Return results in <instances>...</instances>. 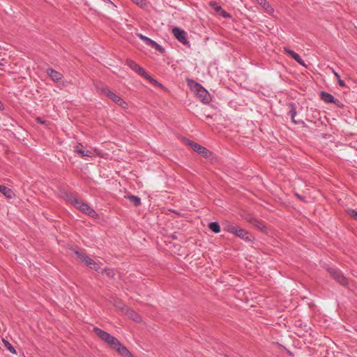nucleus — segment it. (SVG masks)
<instances>
[{"instance_id": "1", "label": "nucleus", "mask_w": 357, "mask_h": 357, "mask_svg": "<svg viewBox=\"0 0 357 357\" xmlns=\"http://www.w3.org/2000/svg\"><path fill=\"white\" fill-rule=\"evenodd\" d=\"M96 334L103 341L107 342L113 349L124 357H129L131 356L130 351L121 344V342L114 336L109 334L107 332L102 331L98 328H93Z\"/></svg>"}, {"instance_id": "2", "label": "nucleus", "mask_w": 357, "mask_h": 357, "mask_svg": "<svg viewBox=\"0 0 357 357\" xmlns=\"http://www.w3.org/2000/svg\"><path fill=\"white\" fill-rule=\"evenodd\" d=\"M67 201L70 202L75 207L81 211L82 213L89 215L90 217L97 218L98 217L97 213L86 203L79 200L72 194L67 195Z\"/></svg>"}, {"instance_id": "3", "label": "nucleus", "mask_w": 357, "mask_h": 357, "mask_svg": "<svg viewBox=\"0 0 357 357\" xmlns=\"http://www.w3.org/2000/svg\"><path fill=\"white\" fill-rule=\"evenodd\" d=\"M191 89L196 94L197 97L204 103H208L211 100L209 93L199 84L192 82L190 85Z\"/></svg>"}, {"instance_id": "4", "label": "nucleus", "mask_w": 357, "mask_h": 357, "mask_svg": "<svg viewBox=\"0 0 357 357\" xmlns=\"http://www.w3.org/2000/svg\"><path fill=\"white\" fill-rule=\"evenodd\" d=\"M100 91L105 94L107 98L112 100L113 102L116 103L119 106H120L123 109H128V104L123 100L118 95L115 94L112 91H111L107 87H102L100 89Z\"/></svg>"}, {"instance_id": "5", "label": "nucleus", "mask_w": 357, "mask_h": 357, "mask_svg": "<svg viewBox=\"0 0 357 357\" xmlns=\"http://www.w3.org/2000/svg\"><path fill=\"white\" fill-rule=\"evenodd\" d=\"M75 254L76 255L77 258H79L82 262L85 263V264L90 268L93 269L96 271H100V267L99 264L86 255L78 250H76L75 252Z\"/></svg>"}, {"instance_id": "6", "label": "nucleus", "mask_w": 357, "mask_h": 357, "mask_svg": "<svg viewBox=\"0 0 357 357\" xmlns=\"http://www.w3.org/2000/svg\"><path fill=\"white\" fill-rule=\"evenodd\" d=\"M188 144L195 151L205 158H208L211 155V153L208 149L197 143L188 140Z\"/></svg>"}, {"instance_id": "7", "label": "nucleus", "mask_w": 357, "mask_h": 357, "mask_svg": "<svg viewBox=\"0 0 357 357\" xmlns=\"http://www.w3.org/2000/svg\"><path fill=\"white\" fill-rule=\"evenodd\" d=\"M328 271L333 277V278L342 285H346L347 284L346 278L340 271L335 270L333 268H328Z\"/></svg>"}, {"instance_id": "8", "label": "nucleus", "mask_w": 357, "mask_h": 357, "mask_svg": "<svg viewBox=\"0 0 357 357\" xmlns=\"http://www.w3.org/2000/svg\"><path fill=\"white\" fill-rule=\"evenodd\" d=\"M172 33L174 36V37L181 43H182L183 44H187L188 42V40L186 38V32L178 28V27H174L173 29H172Z\"/></svg>"}, {"instance_id": "9", "label": "nucleus", "mask_w": 357, "mask_h": 357, "mask_svg": "<svg viewBox=\"0 0 357 357\" xmlns=\"http://www.w3.org/2000/svg\"><path fill=\"white\" fill-rule=\"evenodd\" d=\"M121 310L129 319L133 320L134 321L137 323H141L142 321V318L141 316L134 310L128 309L126 307H122Z\"/></svg>"}, {"instance_id": "10", "label": "nucleus", "mask_w": 357, "mask_h": 357, "mask_svg": "<svg viewBox=\"0 0 357 357\" xmlns=\"http://www.w3.org/2000/svg\"><path fill=\"white\" fill-rule=\"evenodd\" d=\"M75 153L79 154L81 157H91L92 152L89 150H84L82 144L79 143L74 147Z\"/></svg>"}, {"instance_id": "11", "label": "nucleus", "mask_w": 357, "mask_h": 357, "mask_svg": "<svg viewBox=\"0 0 357 357\" xmlns=\"http://www.w3.org/2000/svg\"><path fill=\"white\" fill-rule=\"evenodd\" d=\"M321 100H324L326 103H335L337 105H339L340 101L338 100H335L333 96L327 92L322 91L321 93Z\"/></svg>"}, {"instance_id": "12", "label": "nucleus", "mask_w": 357, "mask_h": 357, "mask_svg": "<svg viewBox=\"0 0 357 357\" xmlns=\"http://www.w3.org/2000/svg\"><path fill=\"white\" fill-rule=\"evenodd\" d=\"M284 53H286L287 54L291 56L294 59H295L299 64L305 66V64L304 63V61L301 59V57L299 56V54H298L297 53H296L295 52H294L293 50H291L290 49L287 48V47H284Z\"/></svg>"}, {"instance_id": "13", "label": "nucleus", "mask_w": 357, "mask_h": 357, "mask_svg": "<svg viewBox=\"0 0 357 357\" xmlns=\"http://www.w3.org/2000/svg\"><path fill=\"white\" fill-rule=\"evenodd\" d=\"M234 234L245 241H251L252 239L251 235L246 230L238 226Z\"/></svg>"}, {"instance_id": "14", "label": "nucleus", "mask_w": 357, "mask_h": 357, "mask_svg": "<svg viewBox=\"0 0 357 357\" xmlns=\"http://www.w3.org/2000/svg\"><path fill=\"white\" fill-rule=\"evenodd\" d=\"M47 74L54 82H59V81L61 80L63 78V75L61 73L56 71L55 70H54L52 68H48L47 70Z\"/></svg>"}, {"instance_id": "15", "label": "nucleus", "mask_w": 357, "mask_h": 357, "mask_svg": "<svg viewBox=\"0 0 357 357\" xmlns=\"http://www.w3.org/2000/svg\"><path fill=\"white\" fill-rule=\"evenodd\" d=\"M258 3L263 8L265 12L269 15H273L274 13V8L266 0H260Z\"/></svg>"}, {"instance_id": "16", "label": "nucleus", "mask_w": 357, "mask_h": 357, "mask_svg": "<svg viewBox=\"0 0 357 357\" xmlns=\"http://www.w3.org/2000/svg\"><path fill=\"white\" fill-rule=\"evenodd\" d=\"M249 222L255 227L258 228L259 230L265 231L266 230V226L264 222L257 220L255 218H252L249 220Z\"/></svg>"}, {"instance_id": "17", "label": "nucleus", "mask_w": 357, "mask_h": 357, "mask_svg": "<svg viewBox=\"0 0 357 357\" xmlns=\"http://www.w3.org/2000/svg\"><path fill=\"white\" fill-rule=\"evenodd\" d=\"M0 192L7 198L14 197L15 194L13 190L5 185H0Z\"/></svg>"}, {"instance_id": "18", "label": "nucleus", "mask_w": 357, "mask_h": 357, "mask_svg": "<svg viewBox=\"0 0 357 357\" xmlns=\"http://www.w3.org/2000/svg\"><path fill=\"white\" fill-rule=\"evenodd\" d=\"M127 199H128L130 200V202L133 203V204L135 206H137L139 205H140L141 204V200L140 199L137 197V196H135V195H128L127 197H126Z\"/></svg>"}, {"instance_id": "19", "label": "nucleus", "mask_w": 357, "mask_h": 357, "mask_svg": "<svg viewBox=\"0 0 357 357\" xmlns=\"http://www.w3.org/2000/svg\"><path fill=\"white\" fill-rule=\"evenodd\" d=\"M144 43L147 45L151 46L152 47H154V48H155L158 50H161V47L157 43H155L153 40L150 39L149 38H147Z\"/></svg>"}, {"instance_id": "20", "label": "nucleus", "mask_w": 357, "mask_h": 357, "mask_svg": "<svg viewBox=\"0 0 357 357\" xmlns=\"http://www.w3.org/2000/svg\"><path fill=\"white\" fill-rule=\"evenodd\" d=\"M209 229L215 233H219L220 231V227L218 222H213L208 225Z\"/></svg>"}, {"instance_id": "21", "label": "nucleus", "mask_w": 357, "mask_h": 357, "mask_svg": "<svg viewBox=\"0 0 357 357\" xmlns=\"http://www.w3.org/2000/svg\"><path fill=\"white\" fill-rule=\"evenodd\" d=\"M237 227H238V226H236V225H234L231 223H227L226 225L225 226L224 229L228 232H230V233L234 234L236 231Z\"/></svg>"}, {"instance_id": "22", "label": "nucleus", "mask_w": 357, "mask_h": 357, "mask_svg": "<svg viewBox=\"0 0 357 357\" xmlns=\"http://www.w3.org/2000/svg\"><path fill=\"white\" fill-rule=\"evenodd\" d=\"M2 342L5 347L10 351L12 354H16V351L15 348L11 345V344L6 340L2 339Z\"/></svg>"}, {"instance_id": "23", "label": "nucleus", "mask_w": 357, "mask_h": 357, "mask_svg": "<svg viewBox=\"0 0 357 357\" xmlns=\"http://www.w3.org/2000/svg\"><path fill=\"white\" fill-rule=\"evenodd\" d=\"M291 109L289 111V114L291 116V120L294 123H298V122L295 120V116L296 115V107L294 104H290Z\"/></svg>"}, {"instance_id": "24", "label": "nucleus", "mask_w": 357, "mask_h": 357, "mask_svg": "<svg viewBox=\"0 0 357 357\" xmlns=\"http://www.w3.org/2000/svg\"><path fill=\"white\" fill-rule=\"evenodd\" d=\"M127 65L135 72L137 71L140 67L139 65H137L135 61L132 60H128Z\"/></svg>"}, {"instance_id": "25", "label": "nucleus", "mask_w": 357, "mask_h": 357, "mask_svg": "<svg viewBox=\"0 0 357 357\" xmlns=\"http://www.w3.org/2000/svg\"><path fill=\"white\" fill-rule=\"evenodd\" d=\"M331 70L334 75L335 76V77L337 78L339 85L342 87H345L346 84L344 82V81L340 79L339 74L337 72H335V70L333 68H331Z\"/></svg>"}, {"instance_id": "26", "label": "nucleus", "mask_w": 357, "mask_h": 357, "mask_svg": "<svg viewBox=\"0 0 357 357\" xmlns=\"http://www.w3.org/2000/svg\"><path fill=\"white\" fill-rule=\"evenodd\" d=\"M146 79L149 80V82L151 83L153 85L162 87V84H160L157 80L151 77L149 75H148V77H146Z\"/></svg>"}, {"instance_id": "27", "label": "nucleus", "mask_w": 357, "mask_h": 357, "mask_svg": "<svg viewBox=\"0 0 357 357\" xmlns=\"http://www.w3.org/2000/svg\"><path fill=\"white\" fill-rule=\"evenodd\" d=\"M102 273H105L108 277L112 278L114 275V272L112 269L105 268Z\"/></svg>"}, {"instance_id": "28", "label": "nucleus", "mask_w": 357, "mask_h": 357, "mask_svg": "<svg viewBox=\"0 0 357 357\" xmlns=\"http://www.w3.org/2000/svg\"><path fill=\"white\" fill-rule=\"evenodd\" d=\"M136 72L138 73L140 75H142L144 78H146V77H148V75H149V74L142 67H139V70Z\"/></svg>"}, {"instance_id": "29", "label": "nucleus", "mask_w": 357, "mask_h": 357, "mask_svg": "<svg viewBox=\"0 0 357 357\" xmlns=\"http://www.w3.org/2000/svg\"><path fill=\"white\" fill-rule=\"evenodd\" d=\"M347 213L353 218L356 219L357 218V211H356L354 209H349L347 210Z\"/></svg>"}, {"instance_id": "30", "label": "nucleus", "mask_w": 357, "mask_h": 357, "mask_svg": "<svg viewBox=\"0 0 357 357\" xmlns=\"http://www.w3.org/2000/svg\"><path fill=\"white\" fill-rule=\"evenodd\" d=\"M36 121L38 123H40V124H46V125H47V122H46L45 121H43V120L41 118H40V117H37V118L36 119Z\"/></svg>"}, {"instance_id": "31", "label": "nucleus", "mask_w": 357, "mask_h": 357, "mask_svg": "<svg viewBox=\"0 0 357 357\" xmlns=\"http://www.w3.org/2000/svg\"><path fill=\"white\" fill-rule=\"evenodd\" d=\"M137 37H139L144 42H145L146 38H148V37L142 35V33H137Z\"/></svg>"}, {"instance_id": "32", "label": "nucleus", "mask_w": 357, "mask_h": 357, "mask_svg": "<svg viewBox=\"0 0 357 357\" xmlns=\"http://www.w3.org/2000/svg\"><path fill=\"white\" fill-rule=\"evenodd\" d=\"M220 14H221V15H222L225 17H227L229 16V14L223 10H221Z\"/></svg>"}, {"instance_id": "33", "label": "nucleus", "mask_w": 357, "mask_h": 357, "mask_svg": "<svg viewBox=\"0 0 357 357\" xmlns=\"http://www.w3.org/2000/svg\"><path fill=\"white\" fill-rule=\"evenodd\" d=\"M132 1L138 5L142 4V0H132Z\"/></svg>"}, {"instance_id": "34", "label": "nucleus", "mask_w": 357, "mask_h": 357, "mask_svg": "<svg viewBox=\"0 0 357 357\" xmlns=\"http://www.w3.org/2000/svg\"><path fill=\"white\" fill-rule=\"evenodd\" d=\"M105 3H111L112 4L113 6H114V4L110 1V0H102Z\"/></svg>"}, {"instance_id": "35", "label": "nucleus", "mask_w": 357, "mask_h": 357, "mask_svg": "<svg viewBox=\"0 0 357 357\" xmlns=\"http://www.w3.org/2000/svg\"><path fill=\"white\" fill-rule=\"evenodd\" d=\"M215 9L217 11H221V10H222V9L221 8V7H220V6H217L215 8Z\"/></svg>"}, {"instance_id": "36", "label": "nucleus", "mask_w": 357, "mask_h": 357, "mask_svg": "<svg viewBox=\"0 0 357 357\" xmlns=\"http://www.w3.org/2000/svg\"><path fill=\"white\" fill-rule=\"evenodd\" d=\"M296 196L301 200H304L303 197H302L301 195L296 194Z\"/></svg>"}, {"instance_id": "37", "label": "nucleus", "mask_w": 357, "mask_h": 357, "mask_svg": "<svg viewBox=\"0 0 357 357\" xmlns=\"http://www.w3.org/2000/svg\"><path fill=\"white\" fill-rule=\"evenodd\" d=\"M3 109V105L2 103L0 102V109Z\"/></svg>"}, {"instance_id": "38", "label": "nucleus", "mask_w": 357, "mask_h": 357, "mask_svg": "<svg viewBox=\"0 0 357 357\" xmlns=\"http://www.w3.org/2000/svg\"><path fill=\"white\" fill-rule=\"evenodd\" d=\"M2 65H3V63H2V61H1V60H0V66H2Z\"/></svg>"}, {"instance_id": "39", "label": "nucleus", "mask_w": 357, "mask_h": 357, "mask_svg": "<svg viewBox=\"0 0 357 357\" xmlns=\"http://www.w3.org/2000/svg\"><path fill=\"white\" fill-rule=\"evenodd\" d=\"M356 220H357V218H356Z\"/></svg>"}]
</instances>
